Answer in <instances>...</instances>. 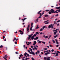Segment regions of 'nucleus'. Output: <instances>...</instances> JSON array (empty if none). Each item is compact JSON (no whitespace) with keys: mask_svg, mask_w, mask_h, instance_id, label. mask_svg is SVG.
<instances>
[{"mask_svg":"<svg viewBox=\"0 0 60 60\" xmlns=\"http://www.w3.org/2000/svg\"><path fill=\"white\" fill-rule=\"evenodd\" d=\"M48 17V15H45V17Z\"/></svg>","mask_w":60,"mask_h":60,"instance_id":"28","label":"nucleus"},{"mask_svg":"<svg viewBox=\"0 0 60 60\" xmlns=\"http://www.w3.org/2000/svg\"><path fill=\"white\" fill-rule=\"evenodd\" d=\"M41 10L38 13V14H39V13H40V12H41Z\"/></svg>","mask_w":60,"mask_h":60,"instance_id":"29","label":"nucleus"},{"mask_svg":"<svg viewBox=\"0 0 60 60\" xmlns=\"http://www.w3.org/2000/svg\"><path fill=\"white\" fill-rule=\"evenodd\" d=\"M43 36L45 38H48V37L47 36H45V35H43Z\"/></svg>","mask_w":60,"mask_h":60,"instance_id":"4","label":"nucleus"},{"mask_svg":"<svg viewBox=\"0 0 60 60\" xmlns=\"http://www.w3.org/2000/svg\"><path fill=\"white\" fill-rule=\"evenodd\" d=\"M20 57H21V56H23V55L22 54H21L20 55Z\"/></svg>","mask_w":60,"mask_h":60,"instance_id":"31","label":"nucleus"},{"mask_svg":"<svg viewBox=\"0 0 60 60\" xmlns=\"http://www.w3.org/2000/svg\"><path fill=\"white\" fill-rule=\"evenodd\" d=\"M40 34H42V32L40 33Z\"/></svg>","mask_w":60,"mask_h":60,"instance_id":"63","label":"nucleus"},{"mask_svg":"<svg viewBox=\"0 0 60 60\" xmlns=\"http://www.w3.org/2000/svg\"><path fill=\"white\" fill-rule=\"evenodd\" d=\"M51 11H52L51 12H52V13H54V12H55L54 11H55L54 10H53V9H52L51 10Z\"/></svg>","mask_w":60,"mask_h":60,"instance_id":"5","label":"nucleus"},{"mask_svg":"<svg viewBox=\"0 0 60 60\" xmlns=\"http://www.w3.org/2000/svg\"><path fill=\"white\" fill-rule=\"evenodd\" d=\"M58 15H59L58 14H57L55 15V16L56 17V16H58Z\"/></svg>","mask_w":60,"mask_h":60,"instance_id":"35","label":"nucleus"},{"mask_svg":"<svg viewBox=\"0 0 60 60\" xmlns=\"http://www.w3.org/2000/svg\"><path fill=\"white\" fill-rule=\"evenodd\" d=\"M57 53H58L60 54V52L59 51H57Z\"/></svg>","mask_w":60,"mask_h":60,"instance_id":"25","label":"nucleus"},{"mask_svg":"<svg viewBox=\"0 0 60 60\" xmlns=\"http://www.w3.org/2000/svg\"><path fill=\"white\" fill-rule=\"evenodd\" d=\"M60 20H58L57 21V22H60Z\"/></svg>","mask_w":60,"mask_h":60,"instance_id":"58","label":"nucleus"},{"mask_svg":"<svg viewBox=\"0 0 60 60\" xmlns=\"http://www.w3.org/2000/svg\"><path fill=\"white\" fill-rule=\"evenodd\" d=\"M58 46H59V45H56V47H58Z\"/></svg>","mask_w":60,"mask_h":60,"instance_id":"39","label":"nucleus"},{"mask_svg":"<svg viewBox=\"0 0 60 60\" xmlns=\"http://www.w3.org/2000/svg\"><path fill=\"white\" fill-rule=\"evenodd\" d=\"M27 59H29V58H27L25 59V60H27Z\"/></svg>","mask_w":60,"mask_h":60,"instance_id":"22","label":"nucleus"},{"mask_svg":"<svg viewBox=\"0 0 60 60\" xmlns=\"http://www.w3.org/2000/svg\"><path fill=\"white\" fill-rule=\"evenodd\" d=\"M44 11H43L42 13V15H43V14H44Z\"/></svg>","mask_w":60,"mask_h":60,"instance_id":"44","label":"nucleus"},{"mask_svg":"<svg viewBox=\"0 0 60 60\" xmlns=\"http://www.w3.org/2000/svg\"><path fill=\"white\" fill-rule=\"evenodd\" d=\"M30 30H31V31H33V30H32V28H30Z\"/></svg>","mask_w":60,"mask_h":60,"instance_id":"38","label":"nucleus"},{"mask_svg":"<svg viewBox=\"0 0 60 60\" xmlns=\"http://www.w3.org/2000/svg\"><path fill=\"white\" fill-rule=\"evenodd\" d=\"M33 22H32L31 24V26H32V25H33Z\"/></svg>","mask_w":60,"mask_h":60,"instance_id":"61","label":"nucleus"},{"mask_svg":"<svg viewBox=\"0 0 60 60\" xmlns=\"http://www.w3.org/2000/svg\"><path fill=\"white\" fill-rule=\"evenodd\" d=\"M30 38L29 37H28V40H30Z\"/></svg>","mask_w":60,"mask_h":60,"instance_id":"45","label":"nucleus"},{"mask_svg":"<svg viewBox=\"0 0 60 60\" xmlns=\"http://www.w3.org/2000/svg\"><path fill=\"white\" fill-rule=\"evenodd\" d=\"M34 44H36V41H34Z\"/></svg>","mask_w":60,"mask_h":60,"instance_id":"14","label":"nucleus"},{"mask_svg":"<svg viewBox=\"0 0 60 60\" xmlns=\"http://www.w3.org/2000/svg\"><path fill=\"white\" fill-rule=\"evenodd\" d=\"M28 44H31V42H28Z\"/></svg>","mask_w":60,"mask_h":60,"instance_id":"47","label":"nucleus"},{"mask_svg":"<svg viewBox=\"0 0 60 60\" xmlns=\"http://www.w3.org/2000/svg\"><path fill=\"white\" fill-rule=\"evenodd\" d=\"M51 11L50 10V11L49 12V14H51L52 13L51 12Z\"/></svg>","mask_w":60,"mask_h":60,"instance_id":"10","label":"nucleus"},{"mask_svg":"<svg viewBox=\"0 0 60 60\" xmlns=\"http://www.w3.org/2000/svg\"><path fill=\"white\" fill-rule=\"evenodd\" d=\"M48 21H49V20H47L45 22H44V23H45V22H48Z\"/></svg>","mask_w":60,"mask_h":60,"instance_id":"54","label":"nucleus"},{"mask_svg":"<svg viewBox=\"0 0 60 60\" xmlns=\"http://www.w3.org/2000/svg\"><path fill=\"white\" fill-rule=\"evenodd\" d=\"M32 54L33 55H35V54H34V52H32Z\"/></svg>","mask_w":60,"mask_h":60,"instance_id":"27","label":"nucleus"},{"mask_svg":"<svg viewBox=\"0 0 60 60\" xmlns=\"http://www.w3.org/2000/svg\"><path fill=\"white\" fill-rule=\"evenodd\" d=\"M19 53L17 52H15V54H19Z\"/></svg>","mask_w":60,"mask_h":60,"instance_id":"51","label":"nucleus"},{"mask_svg":"<svg viewBox=\"0 0 60 60\" xmlns=\"http://www.w3.org/2000/svg\"><path fill=\"white\" fill-rule=\"evenodd\" d=\"M31 59L32 60H34V58H33V57L31 58Z\"/></svg>","mask_w":60,"mask_h":60,"instance_id":"60","label":"nucleus"},{"mask_svg":"<svg viewBox=\"0 0 60 60\" xmlns=\"http://www.w3.org/2000/svg\"><path fill=\"white\" fill-rule=\"evenodd\" d=\"M28 36L29 38H30L31 37H32V35H29Z\"/></svg>","mask_w":60,"mask_h":60,"instance_id":"15","label":"nucleus"},{"mask_svg":"<svg viewBox=\"0 0 60 60\" xmlns=\"http://www.w3.org/2000/svg\"><path fill=\"white\" fill-rule=\"evenodd\" d=\"M57 32H54V34L55 35H56V33H57Z\"/></svg>","mask_w":60,"mask_h":60,"instance_id":"13","label":"nucleus"},{"mask_svg":"<svg viewBox=\"0 0 60 60\" xmlns=\"http://www.w3.org/2000/svg\"><path fill=\"white\" fill-rule=\"evenodd\" d=\"M28 52H29V53H30V50H28Z\"/></svg>","mask_w":60,"mask_h":60,"instance_id":"59","label":"nucleus"},{"mask_svg":"<svg viewBox=\"0 0 60 60\" xmlns=\"http://www.w3.org/2000/svg\"><path fill=\"white\" fill-rule=\"evenodd\" d=\"M15 44H17V42H16V41L15 42Z\"/></svg>","mask_w":60,"mask_h":60,"instance_id":"57","label":"nucleus"},{"mask_svg":"<svg viewBox=\"0 0 60 60\" xmlns=\"http://www.w3.org/2000/svg\"><path fill=\"white\" fill-rule=\"evenodd\" d=\"M29 49H30V51H32V49H31V48H30Z\"/></svg>","mask_w":60,"mask_h":60,"instance_id":"33","label":"nucleus"},{"mask_svg":"<svg viewBox=\"0 0 60 60\" xmlns=\"http://www.w3.org/2000/svg\"><path fill=\"white\" fill-rule=\"evenodd\" d=\"M26 55H27V53L26 52H25L24 54V56H26Z\"/></svg>","mask_w":60,"mask_h":60,"instance_id":"12","label":"nucleus"},{"mask_svg":"<svg viewBox=\"0 0 60 60\" xmlns=\"http://www.w3.org/2000/svg\"><path fill=\"white\" fill-rule=\"evenodd\" d=\"M48 28H51V26L50 25H49L48 26Z\"/></svg>","mask_w":60,"mask_h":60,"instance_id":"16","label":"nucleus"},{"mask_svg":"<svg viewBox=\"0 0 60 60\" xmlns=\"http://www.w3.org/2000/svg\"><path fill=\"white\" fill-rule=\"evenodd\" d=\"M3 47V45H1L0 46V48H1Z\"/></svg>","mask_w":60,"mask_h":60,"instance_id":"50","label":"nucleus"},{"mask_svg":"<svg viewBox=\"0 0 60 60\" xmlns=\"http://www.w3.org/2000/svg\"><path fill=\"white\" fill-rule=\"evenodd\" d=\"M27 18H24V19H22V20L23 21V22H24V20H25Z\"/></svg>","mask_w":60,"mask_h":60,"instance_id":"7","label":"nucleus"},{"mask_svg":"<svg viewBox=\"0 0 60 60\" xmlns=\"http://www.w3.org/2000/svg\"><path fill=\"white\" fill-rule=\"evenodd\" d=\"M30 24L28 25V26H27V31H29V28H30Z\"/></svg>","mask_w":60,"mask_h":60,"instance_id":"3","label":"nucleus"},{"mask_svg":"<svg viewBox=\"0 0 60 60\" xmlns=\"http://www.w3.org/2000/svg\"><path fill=\"white\" fill-rule=\"evenodd\" d=\"M45 27H46V26H43L42 27L43 29H44Z\"/></svg>","mask_w":60,"mask_h":60,"instance_id":"23","label":"nucleus"},{"mask_svg":"<svg viewBox=\"0 0 60 60\" xmlns=\"http://www.w3.org/2000/svg\"><path fill=\"white\" fill-rule=\"evenodd\" d=\"M16 38H15L14 39H13V41H15V40H16Z\"/></svg>","mask_w":60,"mask_h":60,"instance_id":"20","label":"nucleus"},{"mask_svg":"<svg viewBox=\"0 0 60 60\" xmlns=\"http://www.w3.org/2000/svg\"><path fill=\"white\" fill-rule=\"evenodd\" d=\"M54 13H58V12H57L56 11H54Z\"/></svg>","mask_w":60,"mask_h":60,"instance_id":"11","label":"nucleus"},{"mask_svg":"<svg viewBox=\"0 0 60 60\" xmlns=\"http://www.w3.org/2000/svg\"><path fill=\"white\" fill-rule=\"evenodd\" d=\"M33 51H31L30 52V54H32V53H33Z\"/></svg>","mask_w":60,"mask_h":60,"instance_id":"43","label":"nucleus"},{"mask_svg":"<svg viewBox=\"0 0 60 60\" xmlns=\"http://www.w3.org/2000/svg\"><path fill=\"white\" fill-rule=\"evenodd\" d=\"M18 40V39H16L15 40V41H17Z\"/></svg>","mask_w":60,"mask_h":60,"instance_id":"53","label":"nucleus"},{"mask_svg":"<svg viewBox=\"0 0 60 60\" xmlns=\"http://www.w3.org/2000/svg\"><path fill=\"white\" fill-rule=\"evenodd\" d=\"M36 28L37 29H38V28H39V27L38 26H37V27H36Z\"/></svg>","mask_w":60,"mask_h":60,"instance_id":"40","label":"nucleus"},{"mask_svg":"<svg viewBox=\"0 0 60 60\" xmlns=\"http://www.w3.org/2000/svg\"><path fill=\"white\" fill-rule=\"evenodd\" d=\"M34 48L35 50H37V48H36V47H34Z\"/></svg>","mask_w":60,"mask_h":60,"instance_id":"18","label":"nucleus"},{"mask_svg":"<svg viewBox=\"0 0 60 60\" xmlns=\"http://www.w3.org/2000/svg\"><path fill=\"white\" fill-rule=\"evenodd\" d=\"M48 51H49V53H50V52H51V51H50V50H48Z\"/></svg>","mask_w":60,"mask_h":60,"instance_id":"55","label":"nucleus"},{"mask_svg":"<svg viewBox=\"0 0 60 60\" xmlns=\"http://www.w3.org/2000/svg\"><path fill=\"white\" fill-rule=\"evenodd\" d=\"M49 22H45V24H49Z\"/></svg>","mask_w":60,"mask_h":60,"instance_id":"21","label":"nucleus"},{"mask_svg":"<svg viewBox=\"0 0 60 60\" xmlns=\"http://www.w3.org/2000/svg\"><path fill=\"white\" fill-rule=\"evenodd\" d=\"M52 54H53V55H55V54H56V53H52Z\"/></svg>","mask_w":60,"mask_h":60,"instance_id":"36","label":"nucleus"},{"mask_svg":"<svg viewBox=\"0 0 60 60\" xmlns=\"http://www.w3.org/2000/svg\"><path fill=\"white\" fill-rule=\"evenodd\" d=\"M34 36H33L32 37H31V39L32 40H33L34 39Z\"/></svg>","mask_w":60,"mask_h":60,"instance_id":"9","label":"nucleus"},{"mask_svg":"<svg viewBox=\"0 0 60 60\" xmlns=\"http://www.w3.org/2000/svg\"><path fill=\"white\" fill-rule=\"evenodd\" d=\"M56 43L57 44H58L59 43L58 42V41H57V42H56Z\"/></svg>","mask_w":60,"mask_h":60,"instance_id":"46","label":"nucleus"},{"mask_svg":"<svg viewBox=\"0 0 60 60\" xmlns=\"http://www.w3.org/2000/svg\"><path fill=\"white\" fill-rule=\"evenodd\" d=\"M56 9H60V7H57L55 8Z\"/></svg>","mask_w":60,"mask_h":60,"instance_id":"8","label":"nucleus"},{"mask_svg":"<svg viewBox=\"0 0 60 60\" xmlns=\"http://www.w3.org/2000/svg\"><path fill=\"white\" fill-rule=\"evenodd\" d=\"M58 36H57V35H56V36H54V38H56V37H57Z\"/></svg>","mask_w":60,"mask_h":60,"instance_id":"19","label":"nucleus"},{"mask_svg":"<svg viewBox=\"0 0 60 60\" xmlns=\"http://www.w3.org/2000/svg\"><path fill=\"white\" fill-rule=\"evenodd\" d=\"M38 19H36V22H38Z\"/></svg>","mask_w":60,"mask_h":60,"instance_id":"17","label":"nucleus"},{"mask_svg":"<svg viewBox=\"0 0 60 60\" xmlns=\"http://www.w3.org/2000/svg\"><path fill=\"white\" fill-rule=\"evenodd\" d=\"M42 30H43V29L41 28V29L40 30V31H42Z\"/></svg>","mask_w":60,"mask_h":60,"instance_id":"26","label":"nucleus"},{"mask_svg":"<svg viewBox=\"0 0 60 60\" xmlns=\"http://www.w3.org/2000/svg\"><path fill=\"white\" fill-rule=\"evenodd\" d=\"M39 14L40 16H41V13H40Z\"/></svg>","mask_w":60,"mask_h":60,"instance_id":"49","label":"nucleus"},{"mask_svg":"<svg viewBox=\"0 0 60 60\" xmlns=\"http://www.w3.org/2000/svg\"><path fill=\"white\" fill-rule=\"evenodd\" d=\"M54 51V50L53 49L51 50L52 52H53V51Z\"/></svg>","mask_w":60,"mask_h":60,"instance_id":"52","label":"nucleus"},{"mask_svg":"<svg viewBox=\"0 0 60 60\" xmlns=\"http://www.w3.org/2000/svg\"><path fill=\"white\" fill-rule=\"evenodd\" d=\"M42 43H43V44H45V42L44 41H42Z\"/></svg>","mask_w":60,"mask_h":60,"instance_id":"30","label":"nucleus"},{"mask_svg":"<svg viewBox=\"0 0 60 60\" xmlns=\"http://www.w3.org/2000/svg\"><path fill=\"white\" fill-rule=\"evenodd\" d=\"M53 32H57V29H56V30H53Z\"/></svg>","mask_w":60,"mask_h":60,"instance_id":"6","label":"nucleus"},{"mask_svg":"<svg viewBox=\"0 0 60 60\" xmlns=\"http://www.w3.org/2000/svg\"><path fill=\"white\" fill-rule=\"evenodd\" d=\"M44 50H47V48H45L44 49Z\"/></svg>","mask_w":60,"mask_h":60,"instance_id":"48","label":"nucleus"},{"mask_svg":"<svg viewBox=\"0 0 60 60\" xmlns=\"http://www.w3.org/2000/svg\"><path fill=\"white\" fill-rule=\"evenodd\" d=\"M45 52H47L45 54V55H46V56H47V54H50V53H49V51H48V50L45 51Z\"/></svg>","mask_w":60,"mask_h":60,"instance_id":"2","label":"nucleus"},{"mask_svg":"<svg viewBox=\"0 0 60 60\" xmlns=\"http://www.w3.org/2000/svg\"><path fill=\"white\" fill-rule=\"evenodd\" d=\"M36 34H39V32H36Z\"/></svg>","mask_w":60,"mask_h":60,"instance_id":"56","label":"nucleus"},{"mask_svg":"<svg viewBox=\"0 0 60 60\" xmlns=\"http://www.w3.org/2000/svg\"><path fill=\"white\" fill-rule=\"evenodd\" d=\"M56 21H54V24H56Z\"/></svg>","mask_w":60,"mask_h":60,"instance_id":"64","label":"nucleus"},{"mask_svg":"<svg viewBox=\"0 0 60 60\" xmlns=\"http://www.w3.org/2000/svg\"><path fill=\"white\" fill-rule=\"evenodd\" d=\"M52 41L53 43H55V41L54 40H52Z\"/></svg>","mask_w":60,"mask_h":60,"instance_id":"24","label":"nucleus"},{"mask_svg":"<svg viewBox=\"0 0 60 60\" xmlns=\"http://www.w3.org/2000/svg\"><path fill=\"white\" fill-rule=\"evenodd\" d=\"M55 41L56 42L57 41V40L56 39H55Z\"/></svg>","mask_w":60,"mask_h":60,"instance_id":"62","label":"nucleus"},{"mask_svg":"<svg viewBox=\"0 0 60 60\" xmlns=\"http://www.w3.org/2000/svg\"><path fill=\"white\" fill-rule=\"evenodd\" d=\"M38 42L39 43H41V41H39Z\"/></svg>","mask_w":60,"mask_h":60,"instance_id":"41","label":"nucleus"},{"mask_svg":"<svg viewBox=\"0 0 60 60\" xmlns=\"http://www.w3.org/2000/svg\"><path fill=\"white\" fill-rule=\"evenodd\" d=\"M36 39L37 40V39H39V38H38V37H36Z\"/></svg>","mask_w":60,"mask_h":60,"instance_id":"42","label":"nucleus"},{"mask_svg":"<svg viewBox=\"0 0 60 60\" xmlns=\"http://www.w3.org/2000/svg\"><path fill=\"white\" fill-rule=\"evenodd\" d=\"M50 57H45L44 58V59L45 60H50Z\"/></svg>","mask_w":60,"mask_h":60,"instance_id":"1","label":"nucleus"},{"mask_svg":"<svg viewBox=\"0 0 60 60\" xmlns=\"http://www.w3.org/2000/svg\"><path fill=\"white\" fill-rule=\"evenodd\" d=\"M37 35V34H34V36H36Z\"/></svg>","mask_w":60,"mask_h":60,"instance_id":"37","label":"nucleus"},{"mask_svg":"<svg viewBox=\"0 0 60 60\" xmlns=\"http://www.w3.org/2000/svg\"><path fill=\"white\" fill-rule=\"evenodd\" d=\"M51 37V35H50L48 39H49V38H50Z\"/></svg>","mask_w":60,"mask_h":60,"instance_id":"34","label":"nucleus"},{"mask_svg":"<svg viewBox=\"0 0 60 60\" xmlns=\"http://www.w3.org/2000/svg\"><path fill=\"white\" fill-rule=\"evenodd\" d=\"M49 11V10H45V11L48 12V11Z\"/></svg>","mask_w":60,"mask_h":60,"instance_id":"32","label":"nucleus"}]
</instances>
